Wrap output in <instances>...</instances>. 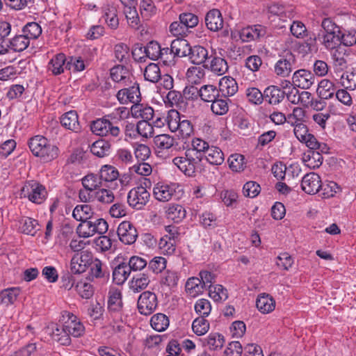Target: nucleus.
<instances>
[{
	"label": "nucleus",
	"mask_w": 356,
	"mask_h": 356,
	"mask_svg": "<svg viewBox=\"0 0 356 356\" xmlns=\"http://www.w3.org/2000/svg\"><path fill=\"white\" fill-rule=\"evenodd\" d=\"M61 327L57 326L53 330V337L63 346L71 343L70 336L79 337L83 334L85 327L77 317L68 312H63L60 319Z\"/></svg>",
	"instance_id": "f257e3e1"
},
{
	"label": "nucleus",
	"mask_w": 356,
	"mask_h": 356,
	"mask_svg": "<svg viewBox=\"0 0 356 356\" xmlns=\"http://www.w3.org/2000/svg\"><path fill=\"white\" fill-rule=\"evenodd\" d=\"M29 147L32 154L40 157L43 162H50L59 154L58 147L41 135L32 137L29 141Z\"/></svg>",
	"instance_id": "f03ea898"
},
{
	"label": "nucleus",
	"mask_w": 356,
	"mask_h": 356,
	"mask_svg": "<svg viewBox=\"0 0 356 356\" xmlns=\"http://www.w3.org/2000/svg\"><path fill=\"white\" fill-rule=\"evenodd\" d=\"M114 118V113L99 118L92 122L90 130L95 135L119 140L122 138V134L120 127L115 123L111 122Z\"/></svg>",
	"instance_id": "7ed1b4c3"
},
{
	"label": "nucleus",
	"mask_w": 356,
	"mask_h": 356,
	"mask_svg": "<svg viewBox=\"0 0 356 356\" xmlns=\"http://www.w3.org/2000/svg\"><path fill=\"white\" fill-rule=\"evenodd\" d=\"M172 163L186 175L193 177L201 161L196 152L186 149L184 155L175 157Z\"/></svg>",
	"instance_id": "20e7f679"
},
{
	"label": "nucleus",
	"mask_w": 356,
	"mask_h": 356,
	"mask_svg": "<svg viewBox=\"0 0 356 356\" xmlns=\"http://www.w3.org/2000/svg\"><path fill=\"white\" fill-rule=\"evenodd\" d=\"M47 195L46 188L35 180L26 181L20 191L21 197H26L35 204L42 203Z\"/></svg>",
	"instance_id": "39448f33"
},
{
	"label": "nucleus",
	"mask_w": 356,
	"mask_h": 356,
	"mask_svg": "<svg viewBox=\"0 0 356 356\" xmlns=\"http://www.w3.org/2000/svg\"><path fill=\"white\" fill-rule=\"evenodd\" d=\"M149 193L142 186L135 187L129 191L127 195L129 205L136 210L142 209L149 202Z\"/></svg>",
	"instance_id": "423d86ee"
},
{
	"label": "nucleus",
	"mask_w": 356,
	"mask_h": 356,
	"mask_svg": "<svg viewBox=\"0 0 356 356\" xmlns=\"http://www.w3.org/2000/svg\"><path fill=\"white\" fill-rule=\"evenodd\" d=\"M157 305V297L154 293L146 291L140 295L137 307L141 314L150 315L156 309Z\"/></svg>",
	"instance_id": "0eeeda50"
},
{
	"label": "nucleus",
	"mask_w": 356,
	"mask_h": 356,
	"mask_svg": "<svg viewBox=\"0 0 356 356\" xmlns=\"http://www.w3.org/2000/svg\"><path fill=\"white\" fill-rule=\"evenodd\" d=\"M120 241L126 245L134 244L138 238L136 227L129 221L121 222L117 230Z\"/></svg>",
	"instance_id": "6e6552de"
},
{
	"label": "nucleus",
	"mask_w": 356,
	"mask_h": 356,
	"mask_svg": "<svg viewBox=\"0 0 356 356\" xmlns=\"http://www.w3.org/2000/svg\"><path fill=\"white\" fill-rule=\"evenodd\" d=\"M295 64V56L291 53H287L275 63V73L281 77H288L293 70Z\"/></svg>",
	"instance_id": "1a4fd4ad"
},
{
	"label": "nucleus",
	"mask_w": 356,
	"mask_h": 356,
	"mask_svg": "<svg viewBox=\"0 0 356 356\" xmlns=\"http://www.w3.org/2000/svg\"><path fill=\"white\" fill-rule=\"evenodd\" d=\"M117 99L121 104L133 103L134 104L140 101V92L139 85L134 86L120 90L117 93Z\"/></svg>",
	"instance_id": "9d476101"
},
{
	"label": "nucleus",
	"mask_w": 356,
	"mask_h": 356,
	"mask_svg": "<svg viewBox=\"0 0 356 356\" xmlns=\"http://www.w3.org/2000/svg\"><path fill=\"white\" fill-rule=\"evenodd\" d=\"M315 79V76L310 71L301 69L293 73L292 83L295 87L309 89L314 83Z\"/></svg>",
	"instance_id": "9b49d317"
},
{
	"label": "nucleus",
	"mask_w": 356,
	"mask_h": 356,
	"mask_svg": "<svg viewBox=\"0 0 356 356\" xmlns=\"http://www.w3.org/2000/svg\"><path fill=\"white\" fill-rule=\"evenodd\" d=\"M321 187L320 176L315 172L305 175L301 181V188L303 191L309 195L318 193Z\"/></svg>",
	"instance_id": "f8f14e48"
},
{
	"label": "nucleus",
	"mask_w": 356,
	"mask_h": 356,
	"mask_svg": "<svg viewBox=\"0 0 356 356\" xmlns=\"http://www.w3.org/2000/svg\"><path fill=\"white\" fill-rule=\"evenodd\" d=\"M99 174L102 182L109 183L113 189L118 188L117 180L119 177V171L115 167L108 164L104 165L101 167Z\"/></svg>",
	"instance_id": "ddd939ff"
},
{
	"label": "nucleus",
	"mask_w": 356,
	"mask_h": 356,
	"mask_svg": "<svg viewBox=\"0 0 356 356\" xmlns=\"http://www.w3.org/2000/svg\"><path fill=\"white\" fill-rule=\"evenodd\" d=\"M102 17L107 26L113 30L118 29L119 26V19L118 17V10L115 6L111 3H106L102 8Z\"/></svg>",
	"instance_id": "4468645a"
},
{
	"label": "nucleus",
	"mask_w": 356,
	"mask_h": 356,
	"mask_svg": "<svg viewBox=\"0 0 356 356\" xmlns=\"http://www.w3.org/2000/svg\"><path fill=\"white\" fill-rule=\"evenodd\" d=\"M207 27L212 31H218L223 27L224 21L220 11L218 9L209 10L205 17Z\"/></svg>",
	"instance_id": "2eb2a0df"
},
{
	"label": "nucleus",
	"mask_w": 356,
	"mask_h": 356,
	"mask_svg": "<svg viewBox=\"0 0 356 356\" xmlns=\"http://www.w3.org/2000/svg\"><path fill=\"white\" fill-rule=\"evenodd\" d=\"M175 188L173 186L163 183L156 184L153 188V194L156 200L161 202H168L175 195Z\"/></svg>",
	"instance_id": "dca6fc26"
},
{
	"label": "nucleus",
	"mask_w": 356,
	"mask_h": 356,
	"mask_svg": "<svg viewBox=\"0 0 356 356\" xmlns=\"http://www.w3.org/2000/svg\"><path fill=\"white\" fill-rule=\"evenodd\" d=\"M332 65L337 72L343 71L348 67L347 55L346 51L342 47H338L332 50L331 53Z\"/></svg>",
	"instance_id": "f3484780"
},
{
	"label": "nucleus",
	"mask_w": 356,
	"mask_h": 356,
	"mask_svg": "<svg viewBox=\"0 0 356 356\" xmlns=\"http://www.w3.org/2000/svg\"><path fill=\"white\" fill-rule=\"evenodd\" d=\"M154 144L159 153L175 148L177 145L175 138L169 134H159L153 138Z\"/></svg>",
	"instance_id": "a211bd4d"
},
{
	"label": "nucleus",
	"mask_w": 356,
	"mask_h": 356,
	"mask_svg": "<svg viewBox=\"0 0 356 356\" xmlns=\"http://www.w3.org/2000/svg\"><path fill=\"white\" fill-rule=\"evenodd\" d=\"M264 101L269 104H279L285 97V92L275 86H270L264 91Z\"/></svg>",
	"instance_id": "6ab92c4d"
},
{
	"label": "nucleus",
	"mask_w": 356,
	"mask_h": 356,
	"mask_svg": "<svg viewBox=\"0 0 356 356\" xmlns=\"http://www.w3.org/2000/svg\"><path fill=\"white\" fill-rule=\"evenodd\" d=\"M66 57L64 54H58L55 55L49 62L47 69L54 75H59L64 72L65 68H67Z\"/></svg>",
	"instance_id": "aec40b11"
},
{
	"label": "nucleus",
	"mask_w": 356,
	"mask_h": 356,
	"mask_svg": "<svg viewBox=\"0 0 356 356\" xmlns=\"http://www.w3.org/2000/svg\"><path fill=\"white\" fill-rule=\"evenodd\" d=\"M60 123L63 127L74 132L81 129L78 115L75 111H70L64 113L60 118Z\"/></svg>",
	"instance_id": "412c9836"
},
{
	"label": "nucleus",
	"mask_w": 356,
	"mask_h": 356,
	"mask_svg": "<svg viewBox=\"0 0 356 356\" xmlns=\"http://www.w3.org/2000/svg\"><path fill=\"white\" fill-rule=\"evenodd\" d=\"M189 51L188 57L193 64L200 65L204 63L208 58V51L202 46L195 45L191 47Z\"/></svg>",
	"instance_id": "4be33fe9"
},
{
	"label": "nucleus",
	"mask_w": 356,
	"mask_h": 356,
	"mask_svg": "<svg viewBox=\"0 0 356 356\" xmlns=\"http://www.w3.org/2000/svg\"><path fill=\"white\" fill-rule=\"evenodd\" d=\"M131 115L135 118H142L143 120L149 121L154 117V109L143 104H134L131 108Z\"/></svg>",
	"instance_id": "5701e85b"
},
{
	"label": "nucleus",
	"mask_w": 356,
	"mask_h": 356,
	"mask_svg": "<svg viewBox=\"0 0 356 356\" xmlns=\"http://www.w3.org/2000/svg\"><path fill=\"white\" fill-rule=\"evenodd\" d=\"M218 90L225 97H231L238 91V84L234 79L224 76L220 80Z\"/></svg>",
	"instance_id": "b1692460"
},
{
	"label": "nucleus",
	"mask_w": 356,
	"mask_h": 356,
	"mask_svg": "<svg viewBox=\"0 0 356 356\" xmlns=\"http://www.w3.org/2000/svg\"><path fill=\"white\" fill-rule=\"evenodd\" d=\"M111 145L109 141L99 139L94 142L90 146V152L99 158H103L110 154Z\"/></svg>",
	"instance_id": "393cba45"
},
{
	"label": "nucleus",
	"mask_w": 356,
	"mask_h": 356,
	"mask_svg": "<svg viewBox=\"0 0 356 356\" xmlns=\"http://www.w3.org/2000/svg\"><path fill=\"white\" fill-rule=\"evenodd\" d=\"M256 306L261 313L268 314L275 309V301L270 295L263 293L258 296Z\"/></svg>",
	"instance_id": "a878e982"
},
{
	"label": "nucleus",
	"mask_w": 356,
	"mask_h": 356,
	"mask_svg": "<svg viewBox=\"0 0 356 356\" xmlns=\"http://www.w3.org/2000/svg\"><path fill=\"white\" fill-rule=\"evenodd\" d=\"M212 59L210 62V70L218 76H221L225 74L228 70V64L226 60L220 56H218L215 52L211 55Z\"/></svg>",
	"instance_id": "bb28decb"
},
{
	"label": "nucleus",
	"mask_w": 356,
	"mask_h": 356,
	"mask_svg": "<svg viewBox=\"0 0 356 356\" xmlns=\"http://www.w3.org/2000/svg\"><path fill=\"white\" fill-rule=\"evenodd\" d=\"M149 283L150 276L147 273H142L133 277L129 282V286L134 292H139L146 289Z\"/></svg>",
	"instance_id": "cd10ccee"
},
{
	"label": "nucleus",
	"mask_w": 356,
	"mask_h": 356,
	"mask_svg": "<svg viewBox=\"0 0 356 356\" xmlns=\"http://www.w3.org/2000/svg\"><path fill=\"white\" fill-rule=\"evenodd\" d=\"M171 51L175 54L176 57L188 56L190 53L191 46L188 41L185 39L177 38L173 40L170 44Z\"/></svg>",
	"instance_id": "c85d7f7f"
},
{
	"label": "nucleus",
	"mask_w": 356,
	"mask_h": 356,
	"mask_svg": "<svg viewBox=\"0 0 356 356\" xmlns=\"http://www.w3.org/2000/svg\"><path fill=\"white\" fill-rule=\"evenodd\" d=\"M192 90H195L201 99L206 102H212L219 97V90L213 85H204L199 90L194 88Z\"/></svg>",
	"instance_id": "c756f323"
},
{
	"label": "nucleus",
	"mask_w": 356,
	"mask_h": 356,
	"mask_svg": "<svg viewBox=\"0 0 356 356\" xmlns=\"http://www.w3.org/2000/svg\"><path fill=\"white\" fill-rule=\"evenodd\" d=\"M337 90L334 84L328 79L321 80L317 89L319 96L325 99L333 98Z\"/></svg>",
	"instance_id": "7c9ffc66"
},
{
	"label": "nucleus",
	"mask_w": 356,
	"mask_h": 356,
	"mask_svg": "<svg viewBox=\"0 0 356 356\" xmlns=\"http://www.w3.org/2000/svg\"><path fill=\"white\" fill-rule=\"evenodd\" d=\"M122 307V293L115 288H111L108 292V308L109 311L116 312Z\"/></svg>",
	"instance_id": "2f4dec72"
},
{
	"label": "nucleus",
	"mask_w": 356,
	"mask_h": 356,
	"mask_svg": "<svg viewBox=\"0 0 356 356\" xmlns=\"http://www.w3.org/2000/svg\"><path fill=\"white\" fill-rule=\"evenodd\" d=\"M180 279L179 273L174 270H166L161 275L160 284L170 289H175Z\"/></svg>",
	"instance_id": "473e14b6"
},
{
	"label": "nucleus",
	"mask_w": 356,
	"mask_h": 356,
	"mask_svg": "<svg viewBox=\"0 0 356 356\" xmlns=\"http://www.w3.org/2000/svg\"><path fill=\"white\" fill-rule=\"evenodd\" d=\"M323 156L318 151H308L305 153L302 157V161L305 165L311 169H315L320 167L323 163Z\"/></svg>",
	"instance_id": "72a5a7b5"
},
{
	"label": "nucleus",
	"mask_w": 356,
	"mask_h": 356,
	"mask_svg": "<svg viewBox=\"0 0 356 356\" xmlns=\"http://www.w3.org/2000/svg\"><path fill=\"white\" fill-rule=\"evenodd\" d=\"M131 271L126 263H122L118 265L113 271V280L118 284L120 285L124 283L128 279Z\"/></svg>",
	"instance_id": "f704fd0d"
},
{
	"label": "nucleus",
	"mask_w": 356,
	"mask_h": 356,
	"mask_svg": "<svg viewBox=\"0 0 356 356\" xmlns=\"http://www.w3.org/2000/svg\"><path fill=\"white\" fill-rule=\"evenodd\" d=\"M111 77L115 82H122L127 85L130 78L129 72L124 65H118L111 68Z\"/></svg>",
	"instance_id": "c9c22d12"
},
{
	"label": "nucleus",
	"mask_w": 356,
	"mask_h": 356,
	"mask_svg": "<svg viewBox=\"0 0 356 356\" xmlns=\"http://www.w3.org/2000/svg\"><path fill=\"white\" fill-rule=\"evenodd\" d=\"M204 156L210 164L216 165H221L225 160L223 152L219 147L216 146L210 147Z\"/></svg>",
	"instance_id": "e433bc0d"
},
{
	"label": "nucleus",
	"mask_w": 356,
	"mask_h": 356,
	"mask_svg": "<svg viewBox=\"0 0 356 356\" xmlns=\"http://www.w3.org/2000/svg\"><path fill=\"white\" fill-rule=\"evenodd\" d=\"M185 287L188 294L193 298L202 294L205 289L200 279L195 277H191L187 280Z\"/></svg>",
	"instance_id": "4c0bfd02"
},
{
	"label": "nucleus",
	"mask_w": 356,
	"mask_h": 356,
	"mask_svg": "<svg viewBox=\"0 0 356 356\" xmlns=\"http://www.w3.org/2000/svg\"><path fill=\"white\" fill-rule=\"evenodd\" d=\"M145 79L151 83H157L161 79V70L158 64L151 63L143 72Z\"/></svg>",
	"instance_id": "58836bf2"
},
{
	"label": "nucleus",
	"mask_w": 356,
	"mask_h": 356,
	"mask_svg": "<svg viewBox=\"0 0 356 356\" xmlns=\"http://www.w3.org/2000/svg\"><path fill=\"white\" fill-rule=\"evenodd\" d=\"M82 184L84 188L92 192L102 186V181L99 174L90 173L82 179Z\"/></svg>",
	"instance_id": "ea45409f"
},
{
	"label": "nucleus",
	"mask_w": 356,
	"mask_h": 356,
	"mask_svg": "<svg viewBox=\"0 0 356 356\" xmlns=\"http://www.w3.org/2000/svg\"><path fill=\"white\" fill-rule=\"evenodd\" d=\"M92 214V209L88 204L77 205L72 212V216L78 221L93 218Z\"/></svg>",
	"instance_id": "a19ab883"
},
{
	"label": "nucleus",
	"mask_w": 356,
	"mask_h": 356,
	"mask_svg": "<svg viewBox=\"0 0 356 356\" xmlns=\"http://www.w3.org/2000/svg\"><path fill=\"white\" fill-rule=\"evenodd\" d=\"M230 99L227 97L224 99L216 97L215 100L211 102V109L212 112L216 115H223L229 111V102Z\"/></svg>",
	"instance_id": "79ce46f5"
},
{
	"label": "nucleus",
	"mask_w": 356,
	"mask_h": 356,
	"mask_svg": "<svg viewBox=\"0 0 356 356\" xmlns=\"http://www.w3.org/2000/svg\"><path fill=\"white\" fill-rule=\"evenodd\" d=\"M321 43L328 50H334L338 47H341L340 33H335L332 35H325L322 37H318Z\"/></svg>",
	"instance_id": "37998d69"
},
{
	"label": "nucleus",
	"mask_w": 356,
	"mask_h": 356,
	"mask_svg": "<svg viewBox=\"0 0 356 356\" xmlns=\"http://www.w3.org/2000/svg\"><path fill=\"white\" fill-rule=\"evenodd\" d=\"M227 162L229 163V168L234 172H242L246 167L245 157L243 155L240 154H234L230 155L228 158Z\"/></svg>",
	"instance_id": "c03bdc74"
},
{
	"label": "nucleus",
	"mask_w": 356,
	"mask_h": 356,
	"mask_svg": "<svg viewBox=\"0 0 356 356\" xmlns=\"http://www.w3.org/2000/svg\"><path fill=\"white\" fill-rule=\"evenodd\" d=\"M150 323L154 330L163 332L169 326V319L166 315L159 313L151 318Z\"/></svg>",
	"instance_id": "a18cd8bd"
},
{
	"label": "nucleus",
	"mask_w": 356,
	"mask_h": 356,
	"mask_svg": "<svg viewBox=\"0 0 356 356\" xmlns=\"http://www.w3.org/2000/svg\"><path fill=\"white\" fill-rule=\"evenodd\" d=\"M29 44L30 40L24 33L17 35L10 40L11 49L14 51H23L29 47Z\"/></svg>",
	"instance_id": "49530a36"
},
{
	"label": "nucleus",
	"mask_w": 356,
	"mask_h": 356,
	"mask_svg": "<svg viewBox=\"0 0 356 356\" xmlns=\"http://www.w3.org/2000/svg\"><path fill=\"white\" fill-rule=\"evenodd\" d=\"M186 213L184 207L180 204H172L169 207L167 211L168 218L175 222H181L186 217Z\"/></svg>",
	"instance_id": "de8ad7c7"
},
{
	"label": "nucleus",
	"mask_w": 356,
	"mask_h": 356,
	"mask_svg": "<svg viewBox=\"0 0 356 356\" xmlns=\"http://www.w3.org/2000/svg\"><path fill=\"white\" fill-rule=\"evenodd\" d=\"M88 262L83 259V255L74 254L70 261V271L72 274H81L86 270Z\"/></svg>",
	"instance_id": "09e8293b"
},
{
	"label": "nucleus",
	"mask_w": 356,
	"mask_h": 356,
	"mask_svg": "<svg viewBox=\"0 0 356 356\" xmlns=\"http://www.w3.org/2000/svg\"><path fill=\"white\" fill-rule=\"evenodd\" d=\"M93 218L82 220L79 225L77 227L76 232L78 234L83 238H88L95 234L94 230Z\"/></svg>",
	"instance_id": "8fccbe9b"
},
{
	"label": "nucleus",
	"mask_w": 356,
	"mask_h": 356,
	"mask_svg": "<svg viewBox=\"0 0 356 356\" xmlns=\"http://www.w3.org/2000/svg\"><path fill=\"white\" fill-rule=\"evenodd\" d=\"M20 229L22 233L34 236L37 231L39 229L37 227L39 226L38 221L31 218H24L22 219Z\"/></svg>",
	"instance_id": "3c124183"
},
{
	"label": "nucleus",
	"mask_w": 356,
	"mask_h": 356,
	"mask_svg": "<svg viewBox=\"0 0 356 356\" xmlns=\"http://www.w3.org/2000/svg\"><path fill=\"white\" fill-rule=\"evenodd\" d=\"M225 343L223 335L212 332L209 334L207 339V346L211 350H220Z\"/></svg>",
	"instance_id": "603ef678"
},
{
	"label": "nucleus",
	"mask_w": 356,
	"mask_h": 356,
	"mask_svg": "<svg viewBox=\"0 0 356 356\" xmlns=\"http://www.w3.org/2000/svg\"><path fill=\"white\" fill-rule=\"evenodd\" d=\"M19 288H10L0 293L1 302L6 305L13 304L19 295Z\"/></svg>",
	"instance_id": "864d4df0"
},
{
	"label": "nucleus",
	"mask_w": 356,
	"mask_h": 356,
	"mask_svg": "<svg viewBox=\"0 0 356 356\" xmlns=\"http://www.w3.org/2000/svg\"><path fill=\"white\" fill-rule=\"evenodd\" d=\"M114 55L118 61L127 63L129 59V47L124 43H118L114 47Z\"/></svg>",
	"instance_id": "5fc2aeb1"
},
{
	"label": "nucleus",
	"mask_w": 356,
	"mask_h": 356,
	"mask_svg": "<svg viewBox=\"0 0 356 356\" xmlns=\"http://www.w3.org/2000/svg\"><path fill=\"white\" fill-rule=\"evenodd\" d=\"M210 325L205 317L199 316L196 318L192 324V329L197 336L205 334L209 330Z\"/></svg>",
	"instance_id": "6e6d98bb"
},
{
	"label": "nucleus",
	"mask_w": 356,
	"mask_h": 356,
	"mask_svg": "<svg viewBox=\"0 0 356 356\" xmlns=\"http://www.w3.org/2000/svg\"><path fill=\"white\" fill-rule=\"evenodd\" d=\"M341 83L346 89H356V70L347 71L341 76Z\"/></svg>",
	"instance_id": "4d7b16f0"
},
{
	"label": "nucleus",
	"mask_w": 356,
	"mask_h": 356,
	"mask_svg": "<svg viewBox=\"0 0 356 356\" xmlns=\"http://www.w3.org/2000/svg\"><path fill=\"white\" fill-rule=\"evenodd\" d=\"M322 30L318 35V37H322L325 35H332L337 33H340V28L330 18H325L321 23Z\"/></svg>",
	"instance_id": "13d9d810"
},
{
	"label": "nucleus",
	"mask_w": 356,
	"mask_h": 356,
	"mask_svg": "<svg viewBox=\"0 0 356 356\" xmlns=\"http://www.w3.org/2000/svg\"><path fill=\"white\" fill-rule=\"evenodd\" d=\"M181 118L178 111L170 110L164 121L166 122L169 129L172 132H177L179 129V124L181 122Z\"/></svg>",
	"instance_id": "bf43d9fd"
},
{
	"label": "nucleus",
	"mask_w": 356,
	"mask_h": 356,
	"mask_svg": "<svg viewBox=\"0 0 356 356\" xmlns=\"http://www.w3.org/2000/svg\"><path fill=\"white\" fill-rule=\"evenodd\" d=\"M22 33L31 40V39H37L42 33L40 26L36 22H29L26 24L23 29Z\"/></svg>",
	"instance_id": "052dcab7"
},
{
	"label": "nucleus",
	"mask_w": 356,
	"mask_h": 356,
	"mask_svg": "<svg viewBox=\"0 0 356 356\" xmlns=\"http://www.w3.org/2000/svg\"><path fill=\"white\" fill-rule=\"evenodd\" d=\"M75 289L78 294L85 299H90L94 294V288L90 283L80 281L77 282Z\"/></svg>",
	"instance_id": "680f3d73"
},
{
	"label": "nucleus",
	"mask_w": 356,
	"mask_h": 356,
	"mask_svg": "<svg viewBox=\"0 0 356 356\" xmlns=\"http://www.w3.org/2000/svg\"><path fill=\"white\" fill-rule=\"evenodd\" d=\"M114 199L113 193L106 188L99 189L94 193V201L96 200L103 204H110L113 202Z\"/></svg>",
	"instance_id": "e2e57ef3"
},
{
	"label": "nucleus",
	"mask_w": 356,
	"mask_h": 356,
	"mask_svg": "<svg viewBox=\"0 0 356 356\" xmlns=\"http://www.w3.org/2000/svg\"><path fill=\"white\" fill-rule=\"evenodd\" d=\"M104 277V273L102 270V262L95 259L90 264V270L88 273V279L92 280L95 278H100Z\"/></svg>",
	"instance_id": "0e129e2a"
},
{
	"label": "nucleus",
	"mask_w": 356,
	"mask_h": 356,
	"mask_svg": "<svg viewBox=\"0 0 356 356\" xmlns=\"http://www.w3.org/2000/svg\"><path fill=\"white\" fill-rule=\"evenodd\" d=\"M161 47L160 44L156 41H151L147 43L145 47L144 51L147 57L151 60H158L161 56Z\"/></svg>",
	"instance_id": "69168bd1"
},
{
	"label": "nucleus",
	"mask_w": 356,
	"mask_h": 356,
	"mask_svg": "<svg viewBox=\"0 0 356 356\" xmlns=\"http://www.w3.org/2000/svg\"><path fill=\"white\" fill-rule=\"evenodd\" d=\"M178 136L182 139L190 138L194 132L193 125L188 120L183 119L177 129Z\"/></svg>",
	"instance_id": "338daca9"
},
{
	"label": "nucleus",
	"mask_w": 356,
	"mask_h": 356,
	"mask_svg": "<svg viewBox=\"0 0 356 356\" xmlns=\"http://www.w3.org/2000/svg\"><path fill=\"white\" fill-rule=\"evenodd\" d=\"M148 264V268L154 273L159 274L165 269L167 260L163 257H154Z\"/></svg>",
	"instance_id": "774afa93"
}]
</instances>
